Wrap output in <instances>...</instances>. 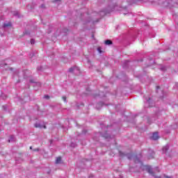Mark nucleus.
I'll return each instance as SVG.
<instances>
[{
	"label": "nucleus",
	"mask_w": 178,
	"mask_h": 178,
	"mask_svg": "<svg viewBox=\"0 0 178 178\" xmlns=\"http://www.w3.org/2000/svg\"><path fill=\"white\" fill-rule=\"evenodd\" d=\"M163 149V151H165H165H168V147H164Z\"/></svg>",
	"instance_id": "obj_14"
},
{
	"label": "nucleus",
	"mask_w": 178,
	"mask_h": 178,
	"mask_svg": "<svg viewBox=\"0 0 178 178\" xmlns=\"http://www.w3.org/2000/svg\"><path fill=\"white\" fill-rule=\"evenodd\" d=\"M135 162H136V163H137V161H138V159H137V158H135Z\"/></svg>",
	"instance_id": "obj_13"
},
{
	"label": "nucleus",
	"mask_w": 178,
	"mask_h": 178,
	"mask_svg": "<svg viewBox=\"0 0 178 178\" xmlns=\"http://www.w3.org/2000/svg\"><path fill=\"white\" fill-rule=\"evenodd\" d=\"M157 88H159V86H157Z\"/></svg>",
	"instance_id": "obj_17"
},
{
	"label": "nucleus",
	"mask_w": 178,
	"mask_h": 178,
	"mask_svg": "<svg viewBox=\"0 0 178 178\" xmlns=\"http://www.w3.org/2000/svg\"><path fill=\"white\" fill-rule=\"evenodd\" d=\"M144 170H147L149 175H152V176H154V172H152V168H151V166L149 165H145L144 166Z\"/></svg>",
	"instance_id": "obj_1"
},
{
	"label": "nucleus",
	"mask_w": 178,
	"mask_h": 178,
	"mask_svg": "<svg viewBox=\"0 0 178 178\" xmlns=\"http://www.w3.org/2000/svg\"><path fill=\"white\" fill-rule=\"evenodd\" d=\"M62 99H63L64 102H66V97L65 96H63L62 97Z\"/></svg>",
	"instance_id": "obj_10"
},
{
	"label": "nucleus",
	"mask_w": 178,
	"mask_h": 178,
	"mask_svg": "<svg viewBox=\"0 0 178 178\" xmlns=\"http://www.w3.org/2000/svg\"><path fill=\"white\" fill-rule=\"evenodd\" d=\"M152 140H156L159 138V136L158 135V132H154L151 137Z\"/></svg>",
	"instance_id": "obj_2"
},
{
	"label": "nucleus",
	"mask_w": 178,
	"mask_h": 178,
	"mask_svg": "<svg viewBox=\"0 0 178 178\" xmlns=\"http://www.w3.org/2000/svg\"><path fill=\"white\" fill-rule=\"evenodd\" d=\"M35 127L36 129H47V127L45 125H41L38 123L35 124Z\"/></svg>",
	"instance_id": "obj_3"
},
{
	"label": "nucleus",
	"mask_w": 178,
	"mask_h": 178,
	"mask_svg": "<svg viewBox=\"0 0 178 178\" xmlns=\"http://www.w3.org/2000/svg\"><path fill=\"white\" fill-rule=\"evenodd\" d=\"M41 6H42V8H45V6L44 5H42Z\"/></svg>",
	"instance_id": "obj_16"
},
{
	"label": "nucleus",
	"mask_w": 178,
	"mask_h": 178,
	"mask_svg": "<svg viewBox=\"0 0 178 178\" xmlns=\"http://www.w3.org/2000/svg\"><path fill=\"white\" fill-rule=\"evenodd\" d=\"M12 26V24H10V23L4 24H3V27H9V26Z\"/></svg>",
	"instance_id": "obj_6"
},
{
	"label": "nucleus",
	"mask_w": 178,
	"mask_h": 178,
	"mask_svg": "<svg viewBox=\"0 0 178 178\" xmlns=\"http://www.w3.org/2000/svg\"><path fill=\"white\" fill-rule=\"evenodd\" d=\"M131 156H133V154H129V156H128V159H131Z\"/></svg>",
	"instance_id": "obj_11"
},
{
	"label": "nucleus",
	"mask_w": 178,
	"mask_h": 178,
	"mask_svg": "<svg viewBox=\"0 0 178 178\" xmlns=\"http://www.w3.org/2000/svg\"><path fill=\"white\" fill-rule=\"evenodd\" d=\"M60 162H62V158L60 157H57L56 160V163L58 164L60 163Z\"/></svg>",
	"instance_id": "obj_5"
},
{
	"label": "nucleus",
	"mask_w": 178,
	"mask_h": 178,
	"mask_svg": "<svg viewBox=\"0 0 178 178\" xmlns=\"http://www.w3.org/2000/svg\"><path fill=\"white\" fill-rule=\"evenodd\" d=\"M97 51L99 54H102V50H101V47H98Z\"/></svg>",
	"instance_id": "obj_7"
},
{
	"label": "nucleus",
	"mask_w": 178,
	"mask_h": 178,
	"mask_svg": "<svg viewBox=\"0 0 178 178\" xmlns=\"http://www.w3.org/2000/svg\"><path fill=\"white\" fill-rule=\"evenodd\" d=\"M35 40H34V39H31V44H35Z\"/></svg>",
	"instance_id": "obj_8"
},
{
	"label": "nucleus",
	"mask_w": 178,
	"mask_h": 178,
	"mask_svg": "<svg viewBox=\"0 0 178 178\" xmlns=\"http://www.w3.org/2000/svg\"><path fill=\"white\" fill-rule=\"evenodd\" d=\"M120 155L122 156V155H123V154L122 153V152H120Z\"/></svg>",
	"instance_id": "obj_15"
},
{
	"label": "nucleus",
	"mask_w": 178,
	"mask_h": 178,
	"mask_svg": "<svg viewBox=\"0 0 178 178\" xmlns=\"http://www.w3.org/2000/svg\"><path fill=\"white\" fill-rule=\"evenodd\" d=\"M74 69H76V68L71 67V68H70L69 72H73V70H74Z\"/></svg>",
	"instance_id": "obj_9"
},
{
	"label": "nucleus",
	"mask_w": 178,
	"mask_h": 178,
	"mask_svg": "<svg viewBox=\"0 0 178 178\" xmlns=\"http://www.w3.org/2000/svg\"><path fill=\"white\" fill-rule=\"evenodd\" d=\"M44 98H46V99H49V96L45 95V96H44Z\"/></svg>",
	"instance_id": "obj_12"
},
{
	"label": "nucleus",
	"mask_w": 178,
	"mask_h": 178,
	"mask_svg": "<svg viewBox=\"0 0 178 178\" xmlns=\"http://www.w3.org/2000/svg\"><path fill=\"white\" fill-rule=\"evenodd\" d=\"M104 44L106 45H112V40H107L104 42Z\"/></svg>",
	"instance_id": "obj_4"
},
{
	"label": "nucleus",
	"mask_w": 178,
	"mask_h": 178,
	"mask_svg": "<svg viewBox=\"0 0 178 178\" xmlns=\"http://www.w3.org/2000/svg\"><path fill=\"white\" fill-rule=\"evenodd\" d=\"M106 138H108V136H106Z\"/></svg>",
	"instance_id": "obj_18"
}]
</instances>
